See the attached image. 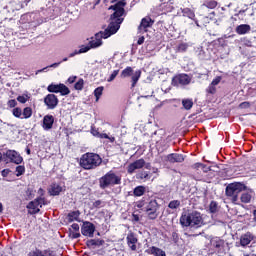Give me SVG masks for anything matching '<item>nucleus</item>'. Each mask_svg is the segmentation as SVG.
Instances as JSON below:
<instances>
[{
    "label": "nucleus",
    "mask_w": 256,
    "mask_h": 256,
    "mask_svg": "<svg viewBox=\"0 0 256 256\" xmlns=\"http://www.w3.org/2000/svg\"><path fill=\"white\" fill-rule=\"evenodd\" d=\"M101 163H103V159L95 153H85L80 158V166L86 170L97 169Z\"/></svg>",
    "instance_id": "f03ea898"
},
{
    "label": "nucleus",
    "mask_w": 256,
    "mask_h": 256,
    "mask_svg": "<svg viewBox=\"0 0 256 256\" xmlns=\"http://www.w3.org/2000/svg\"><path fill=\"white\" fill-rule=\"evenodd\" d=\"M79 215V211L70 212L67 216V220L69 221V223H73V221H79Z\"/></svg>",
    "instance_id": "cd10ccee"
},
{
    "label": "nucleus",
    "mask_w": 256,
    "mask_h": 256,
    "mask_svg": "<svg viewBox=\"0 0 256 256\" xmlns=\"http://www.w3.org/2000/svg\"><path fill=\"white\" fill-rule=\"evenodd\" d=\"M44 104L47 109L53 110L57 108L59 105V98L55 94H48L44 97Z\"/></svg>",
    "instance_id": "f8f14e48"
},
{
    "label": "nucleus",
    "mask_w": 256,
    "mask_h": 256,
    "mask_svg": "<svg viewBox=\"0 0 256 256\" xmlns=\"http://www.w3.org/2000/svg\"><path fill=\"white\" fill-rule=\"evenodd\" d=\"M251 31V26L249 24H241L236 27V33L238 35H247Z\"/></svg>",
    "instance_id": "4be33fe9"
},
{
    "label": "nucleus",
    "mask_w": 256,
    "mask_h": 256,
    "mask_svg": "<svg viewBox=\"0 0 256 256\" xmlns=\"http://www.w3.org/2000/svg\"><path fill=\"white\" fill-rule=\"evenodd\" d=\"M253 197L252 192H243L240 196L241 203H251V199Z\"/></svg>",
    "instance_id": "393cba45"
},
{
    "label": "nucleus",
    "mask_w": 256,
    "mask_h": 256,
    "mask_svg": "<svg viewBox=\"0 0 256 256\" xmlns=\"http://www.w3.org/2000/svg\"><path fill=\"white\" fill-rule=\"evenodd\" d=\"M119 75V70H114L109 78L107 79L108 83H111L112 81H115V77Z\"/></svg>",
    "instance_id": "49530a36"
},
{
    "label": "nucleus",
    "mask_w": 256,
    "mask_h": 256,
    "mask_svg": "<svg viewBox=\"0 0 256 256\" xmlns=\"http://www.w3.org/2000/svg\"><path fill=\"white\" fill-rule=\"evenodd\" d=\"M169 163H183L185 161V157L182 154L172 153L166 157Z\"/></svg>",
    "instance_id": "6ab92c4d"
},
{
    "label": "nucleus",
    "mask_w": 256,
    "mask_h": 256,
    "mask_svg": "<svg viewBox=\"0 0 256 256\" xmlns=\"http://www.w3.org/2000/svg\"><path fill=\"white\" fill-rule=\"evenodd\" d=\"M178 15H183V17H188L189 19H193L195 17V13L189 8L180 9Z\"/></svg>",
    "instance_id": "b1692460"
},
{
    "label": "nucleus",
    "mask_w": 256,
    "mask_h": 256,
    "mask_svg": "<svg viewBox=\"0 0 256 256\" xmlns=\"http://www.w3.org/2000/svg\"><path fill=\"white\" fill-rule=\"evenodd\" d=\"M47 201L43 197L36 198L27 205L28 213L30 215H37L41 211V207L46 205Z\"/></svg>",
    "instance_id": "0eeeda50"
},
{
    "label": "nucleus",
    "mask_w": 256,
    "mask_h": 256,
    "mask_svg": "<svg viewBox=\"0 0 256 256\" xmlns=\"http://www.w3.org/2000/svg\"><path fill=\"white\" fill-rule=\"evenodd\" d=\"M138 45H143V43H145V37H140L139 39H138Z\"/></svg>",
    "instance_id": "0e129e2a"
},
{
    "label": "nucleus",
    "mask_w": 256,
    "mask_h": 256,
    "mask_svg": "<svg viewBox=\"0 0 256 256\" xmlns=\"http://www.w3.org/2000/svg\"><path fill=\"white\" fill-rule=\"evenodd\" d=\"M9 173H11V170H9V169H4L1 171L2 177H7V175H9Z\"/></svg>",
    "instance_id": "13d9d810"
},
{
    "label": "nucleus",
    "mask_w": 256,
    "mask_h": 256,
    "mask_svg": "<svg viewBox=\"0 0 256 256\" xmlns=\"http://www.w3.org/2000/svg\"><path fill=\"white\" fill-rule=\"evenodd\" d=\"M75 55H81L79 50H75L74 52L69 54V57H75Z\"/></svg>",
    "instance_id": "e2e57ef3"
},
{
    "label": "nucleus",
    "mask_w": 256,
    "mask_h": 256,
    "mask_svg": "<svg viewBox=\"0 0 256 256\" xmlns=\"http://www.w3.org/2000/svg\"><path fill=\"white\" fill-rule=\"evenodd\" d=\"M104 205H105V202H103V201H101V200H96V201L93 203L92 207H93L94 209H101V207H103Z\"/></svg>",
    "instance_id": "a18cd8bd"
},
{
    "label": "nucleus",
    "mask_w": 256,
    "mask_h": 256,
    "mask_svg": "<svg viewBox=\"0 0 256 256\" xmlns=\"http://www.w3.org/2000/svg\"><path fill=\"white\" fill-rule=\"evenodd\" d=\"M33 116V109L31 107H25L22 111V119H31Z\"/></svg>",
    "instance_id": "bb28decb"
},
{
    "label": "nucleus",
    "mask_w": 256,
    "mask_h": 256,
    "mask_svg": "<svg viewBox=\"0 0 256 256\" xmlns=\"http://www.w3.org/2000/svg\"><path fill=\"white\" fill-rule=\"evenodd\" d=\"M25 173V166H17L16 167V177H21Z\"/></svg>",
    "instance_id": "37998d69"
},
{
    "label": "nucleus",
    "mask_w": 256,
    "mask_h": 256,
    "mask_svg": "<svg viewBox=\"0 0 256 256\" xmlns=\"http://www.w3.org/2000/svg\"><path fill=\"white\" fill-rule=\"evenodd\" d=\"M80 55L81 53H87L88 51H91V46L88 44V45H82L80 46V49L78 50Z\"/></svg>",
    "instance_id": "c03bdc74"
},
{
    "label": "nucleus",
    "mask_w": 256,
    "mask_h": 256,
    "mask_svg": "<svg viewBox=\"0 0 256 256\" xmlns=\"http://www.w3.org/2000/svg\"><path fill=\"white\" fill-rule=\"evenodd\" d=\"M53 123H55V117L53 115H46L43 118V130L44 131H49L50 129H53Z\"/></svg>",
    "instance_id": "dca6fc26"
},
{
    "label": "nucleus",
    "mask_w": 256,
    "mask_h": 256,
    "mask_svg": "<svg viewBox=\"0 0 256 256\" xmlns=\"http://www.w3.org/2000/svg\"><path fill=\"white\" fill-rule=\"evenodd\" d=\"M180 223L183 227H194L195 229L203 225V218L201 213L194 211L192 213L183 214L180 217Z\"/></svg>",
    "instance_id": "7ed1b4c3"
},
{
    "label": "nucleus",
    "mask_w": 256,
    "mask_h": 256,
    "mask_svg": "<svg viewBox=\"0 0 256 256\" xmlns=\"http://www.w3.org/2000/svg\"><path fill=\"white\" fill-rule=\"evenodd\" d=\"M75 55H81L79 50H75L74 52L69 54V57H75Z\"/></svg>",
    "instance_id": "680f3d73"
},
{
    "label": "nucleus",
    "mask_w": 256,
    "mask_h": 256,
    "mask_svg": "<svg viewBox=\"0 0 256 256\" xmlns=\"http://www.w3.org/2000/svg\"><path fill=\"white\" fill-rule=\"evenodd\" d=\"M121 27V20H118L117 23L111 21L108 28L104 31H100L95 34V37H92L88 45L90 49H97L103 45V39H109L111 35H115Z\"/></svg>",
    "instance_id": "f257e3e1"
},
{
    "label": "nucleus",
    "mask_w": 256,
    "mask_h": 256,
    "mask_svg": "<svg viewBox=\"0 0 256 256\" xmlns=\"http://www.w3.org/2000/svg\"><path fill=\"white\" fill-rule=\"evenodd\" d=\"M127 245L131 251H137V236L133 233H129L126 237Z\"/></svg>",
    "instance_id": "a211bd4d"
},
{
    "label": "nucleus",
    "mask_w": 256,
    "mask_h": 256,
    "mask_svg": "<svg viewBox=\"0 0 256 256\" xmlns=\"http://www.w3.org/2000/svg\"><path fill=\"white\" fill-rule=\"evenodd\" d=\"M112 3H116L109 7V9H113L114 13L111 15V21L113 23H117V21H121L123 23V15L125 14V0H112Z\"/></svg>",
    "instance_id": "20e7f679"
},
{
    "label": "nucleus",
    "mask_w": 256,
    "mask_h": 256,
    "mask_svg": "<svg viewBox=\"0 0 256 256\" xmlns=\"http://www.w3.org/2000/svg\"><path fill=\"white\" fill-rule=\"evenodd\" d=\"M189 45H187V43H180L178 46H177V51H179L180 53H183L185 51H187Z\"/></svg>",
    "instance_id": "a19ab883"
},
{
    "label": "nucleus",
    "mask_w": 256,
    "mask_h": 256,
    "mask_svg": "<svg viewBox=\"0 0 256 256\" xmlns=\"http://www.w3.org/2000/svg\"><path fill=\"white\" fill-rule=\"evenodd\" d=\"M240 109H249V107H251V103L249 102H242L240 105H239Z\"/></svg>",
    "instance_id": "864d4df0"
},
{
    "label": "nucleus",
    "mask_w": 256,
    "mask_h": 256,
    "mask_svg": "<svg viewBox=\"0 0 256 256\" xmlns=\"http://www.w3.org/2000/svg\"><path fill=\"white\" fill-rule=\"evenodd\" d=\"M91 134L94 136V137H98L99 138V135H101V133H99V130H97V128H91Z\"/></svg>",
    "instance_id": "5fc2aeb1"
},
{
    "label": "nucleus",
    "mask_w": 256,
    "mask_h": 256,
    "mask_svg": "<svg viewBox=\"0 0 256 256\" xmlns=\"http://www.w3.org/2000/svg\"><path fill=\"white\" fill-rule=\"evenodd\" d=\"M193 77L188 74H179L172 79V85L179 87V85H189Z\"/></svg>",
    "instance_id": "9b49d317"
},
{
    "label": "nucleus",
    "mask_w": 256,
    "mask_h": 256,
    "mask_svg": "<svg viewBox=\"0 0 256 256\" xmlns=\"http://www.w3.org/2000/svg\"><path fill=\"white\" fill-rule=\"evenodd\" d=\"M47 91L49 93H60V95L65 96L69 95L71 93V90H69V87H67L65 84H50L47 87Z\"/></svg>",
    "instance_id": "9d476101"
},
{
    "label": "nucleus",
    "mask_w": 256,
    "mask_h": 256,
    "mask_svg": "<svg viewBox=\"0 0 256 256\" xmlns=\"http://www.w3.org/2000/svg\"><path fill=\"white\" fill-rule=\"evenodd\" d=\"M132 221H134L135 223L139 222V215L132 214Z\"/></svg>",
    "instance_id": "052dcab7"
},
{
    "label": "nucleus",
    "mask_w": 256,
    "mask_h": 256,
    "mask_svg": "<svg viewBox=\"0 0 256 256\" xmlns=\"http://www.w3.org/2000/svg\"><path fill=\"white\" fill-rule=\"evenodd\" d=\"M221 79V76H217L215 79H213L208 88L206 89V92L210 95H215L217 93V85L221 83Z\"/></svg>",
    "instance_id": "f3484780"
},
{
    "label": "nucleus",
    "mask_w": 256,
    "mask_h": 256,
    "mask_svg": "<svg viewBox=\"0 0 256 256\" xmlns=\"http://www.w3.org/2000/svg\"><path fill=\"white\" fill-rule=\"evenodd\" d=\"M206 6H207L209 9H215V7H217V2H216V1L207 2Z\"/></svg>",
    "instance_id": "603ef678"
},
{
    "label": "nucleus",
    "mask_w": 256,
    "mask_h": 256,
    "mask_svg": "<svg viewBox=\"0 0 256 256\" xmlns=\"http://www.w3.org/2000/svg\"><path fill=\"white\" fill-rule=\"evenodd\" d=\"M70 237H72V239H79V237H81V233L70 229Z\"/></svg>",
    "instance_id": "de8ad7c7"
},
{
    "label": "nucleus",
    "mask_w": 256,
    "mask_h": 256,
    "mask_svg": "<svg viewBox=\"0 0 256 256\" xmlns=\"http://www.w3.org/2000/svg\"><path fill=\"white\" fill-rule=\"evenodd\" d=\"M62 191H65V188L58 183H52L48 188V193L53 197L60 195Z\"/></svg>",
    "instance_id": "2eb2a0df"
},
{
    "label": "nucleus",
    "mask_w": 256,
    "mask_h": 256,
    "mask_svg": "<svg viewBox=\"0 0 256 256\" xmlns=\"http://www.w3.org/2000/svg\"><path fill=\"white\" fill-rule=\"evenodd\" d=\"M12 115H14L16 119H23V110L20 107L13 108Z\"/></svg>",
    "instance_id": "473e14b6"
},
{
    "label": "nucleus",
    "mask_w": 256,
    "mask_h": 256,
    "mask_svg": "<svg viewBox=\"0 0 256 256\" xmlns=\"http://www.w3.org/2000/svg\"><path fill=\"white\" fill-rule=\"evenodd\" d=\"M141 77V70H137L134 74H132V87L137 85V81H139Z\"/></svg>",
    "instance_id": "72a5a7b5"
},
{
    "label": "nucleus",
    "mask_w": 256,
    "mask_h": 256,
    "mask_svg": "<svg viewBox=\"0 0 256 256\" xmlns=\"http://www.w3.org/2000/svg\"><path fill=\"white\" fill-rule=\"evenodd\" d=\"M210 211L211 213H215L217 211V202L210 203Z\"/></svg>",
    "instance_id": "3c124183"
},
{
    "label": "nucleus",
    "mask_w": 256,
    "mask_h": 256,
    "mask_svg": "<svg viewBox=\"0 0 256 256\" xmlns=\"http://www.w3.org/2000/svg\"><path fill=\"white\" fill-rule=\"evenodd\" d=\"M146 211H159L157 200H151L146 206Z\"/></svg>",
    "instance_id": "a878e982"
},
{
    "label": "nucleus",
    "mask_w": 256,
    "mask_h": 256,
    "mask_svg": "<svg viewBox=\"0 0 256 256\" xmlns=\"http://www.w3.org/2000/svg\"><path fill=\"white\" fill-rule=\"evenodd\" d=\"M81 233L84 237H93L95 233V225L91 222H84L81 227Z\"/></svg>",
    "instance_id": "4468645a"
},
{
    "label": "nucleus",
    "mask_w": 256,
    "mask_h": 256,
    "mask_svg": "<svg viewBox=\"0 0 256 256\" xmlns=\"http://www.w3.org/2000/svg\"><path fill=\"white\" fill-rule=\"evenodd\" d=\"M245 191V184L241 182L231 183L226 187V195L232 197V202L236 205L239 204V193Z\"/></svg>",
    "instance_id": "39448f33"
},
{
    "label": "nucleus",
    "mask_w": 256,
    "mask_h": 256,
    "mask_svg": "<svg viewBox=\"0 0 256 256\" xmlns=\"http://www.w3.org/2000/svg\"><path fill=\"white\" fill-rule=\"evenodd\" d=\"M182 105H183V108L186 109V111L193 109V99H189V98L183 99Z\"/></svg>",
    "instance_id": "7c9ffc66"
},
{
    "label": "nucleus",
    "mask_w": 256,
    "mask_h": 256,
    "mask_svg": "<svg viewBox=\"0 0 256 256\" xmlns=\"http://www.w3.org/2000/svg\"><path fill=\"white\" fill-rule=\"evenodd\" d=\"M7 105L8 107H10V109H15L17 107V100L15 99L9 100L7 102Z\"/></svg>",
    "instance_id": "09e8293b"
},
{
    "label": "nucleus",
    "mask_w": 256,
    "mask_h": 256,
    "mask_svg": "<svg viewBox=\"0 0 256 256\" xmlns=\"http://www.w3.org/2000/svg\"><path fill=\"white\" fill-rule=\"evenodd\" d=\"M4 161L7 163H15V165H21L23 163V157L15 150H7L4 153Z\"/></svg>",
    "instance_id": "6e6552de"
},
{
    "label": "nucleus",
    "mask_w": 256,
    "mask_h": 256,
    "mask_svg": "<svg viewBox=\"0 0 256 256\" xmlns=\"http://www.w3.org/2000/svg\"><path fill=\"white\" fill-rule=\"evenodd\" d=\"M143 167H145V169H151V164L149 163L146 164L143 158L138 159L128 165L127 173H129V175H133L135 171H137L138 169H143Z\"/></svg>",
    "instance_id": "1a4fd4ad"
},
{
    "label": "nucleus",
    "mask_w": 256,
    "mask_h": 256,
    "mask_svg": "<svg viewBox=\"0 0 256 256\" xmlns=\"http://www.w3.org/2000/svg\"><path fill=\"white\" fill-rule=\"evenodd\" d=\"M89 245L95 246V245H97V241H95V240H90V241H89Z\"/></svg>",
    "instance_id": "338daca9"
},
{
    "label": "nucleus",
    "mask_w": 256,
    "mask_h": 256,
    "mask_svg": "<svg viewBox=\"0 0 256 256\" xmlns=\"http://www.w3.org/2000/svg\"><path fill=\"white\" fill-rule=\"evenodd\" d=\"M252 241H253V234H251V232H248L241 236L240 245L242 247H247V245H249V243H251Z\"/></svg>",
    "instance_id": "412c9836"
},
{
    "label": "nucleus",
    "mask_w": 256,
    "mask_h": 256,
    "mask_svg": "<svg viewBox=\"0 0 256 256\" xmlns=\"http://www.w3.org/2000/svg\"><path fill=\"white\" fill-rule=\"evenodd\" d=\"M121 183V177L117 176L113 172H108L106 175L100 178L101 189H107L113 185H119Z\"/></svg>",
    "instance_id": "423d86ee"
},
{
    "label": "nucleus",
    "mask_w": 256,
    "mask_h": 256,
    "mask_svg": "<svg viewBox=\"0 0 256 256\" xmlns=\"http://www.w3.org/2000/svg\"><path fill=\"white\" fill-rule=\"evenodd\" d=\"M77 80V76H70L67 79V83H69L70 85H72V83H74Z\"/></svg>",
    "instance_id": "4d7b16f0"
},
{
    "label": "nucleus",
    "mask_w": 256,
    "mask_h": 256,
    "mask_svg": "<svg viewBox=\"0 0 256 256\" xmlns=\"http://www.w3.org/2000/svg\"><path fill=\"white\" fill-rule=\"evenodd\" d=\"M99 139H108L110 143H115V137L113 136H108L106 133H100Z\"/></svg>",
    "instance_id": "ea45409f"
},
{
    "label": "nucleus",
    "mask_w": 256,
    "mask_h": 256,
    "mask_svg": "<svg viewBox=\"0 0 256 256\" xmlns=\"http://www.w3.org/2000/svg\"><path fill=\"white\" fill-rule=\"evenodd\" d=\"M29 99H31V96L27 92H25L24 94L17 97V101L22 104L27 103V101H29Z\"/></svg>",
    "instance_id": "2f4dec72"
},
{
    "label": "nucleus",
    "mask_w": 256,
    "mask_h": 256,
    "mask_svg": "<svg viewBox=\"0 0 256 256\" xmlns=\"http://www.w3.org/2000/svg\"><path fill=\"white\" fill-rule=\"evenodd\" d=\"M212 245H213V247H216V249H219V248L223 247L224 242H223V240H221L219 238H215L214 240H212Z\"/></svg>",
    "instance_id": "4c0bfd02"
},
{
    "label": "nucleus",
    "mask_w": 256,
    "mask_h": 256,
    "mask_svg": "<svg viewBox=\"0 0 256 256\" xmlns=\"http://www.w3.org/2000/svg\"><path fill=\"white\" fill-rule=\"evenodd\" d=\"M148 253L150 255H155V256H167V254L165 253V251H163V249L157 248L155 246L150 247L148 249Z\"/></svg>",
    "instance_id": "5701e85b"
},
{
    "label": "nucleus",
    "mask_w": 256,
    "mask_h": 256,
    "mask_svg": "<svg viewBox=\"0 0 256 256\" xmlns=\"http://www.w3.org/2000/svg\"><path fill=\"white\" fill-rule=\"evenodd\" d=\"M103 89H104L103 86H100V87H98L94 90V95L96 97V102H98L99 99H101V95H103Z\"/></svg>",
    "instance_id": "e433bc0d"
},
{
    "label": "nucleus",
    "mask_w": 256,
    "mask_h": 256,
    "mask_svg": "<svg viewBox=\"0 0 256 256\" xmlns=\"http://www.w3.org/2000/svg\"><path fill=\"white\" fill-rule=\"evenodd\" d=\"M59 65H61V62H58V63H53L51 64L50 66L48 67H45L43 69H40L36 72V75H38V73H43V71H47V69H49V67H52L53 69H57V67H59Z\"/></svg>",
    "instance_id": "58836bf2"
},
{
    "label": "nucleus",
    "mask_w": 256,
    "mask_h": 256,
    "mask_svg": "<svg viewBox=\"0 0 256 256\" xmlns=\"http://www.w3.org/2000/svg\"><path fill=\"white\" fill-rule=\"evenodd\" d=\"M71 231H79V224H77V223L72 224Z\"/></svg>",
    "instance_id": "bf43d9fd"
},
{
    "label": "nucleus",
    "mask_w": 256,
    "mask_h": 256,
    "mask_svg": "<svg viewBox=\"0 0 256 256\" xmlns=\"http://www.w3.org/2000/svg\"><path fill=\"white\" fill-rule=\"evenodd\" d=\"M165 7V11H167L168 13H171V11H173L174 7H173V3L168 2L166 5H164Z\"/></svg>",
    "instance_id": "8fccbe9b"
},
{
    "label": "nucleus",
    "mask_w": 256,
    "mask_h": 256,
    "mask_svg": "<svg viewBox=\"0 0 256 256\" xmlns=\"http://www.w3.org/2000/svg\"><path fill=\"white\" fill-rule=\"evenodd\" d=\"M136 179H138V181L146 183V181H149L151 179V172L141 170L136 174Z\"/></svg>",
    "instance_id": "aec40b11"
},
{
    "label": "nucleus",
    "mask_w": 256,
    "mask_h": 256,
    "mask_svg": "<svg viewBox=\"0 0 256 256\" xmlns=\"http://www.w3.org/2000/svg\"><path fill=\"white\" fill-rule=\"evenodd\" d=\"M153 19L151 17L146 16L141 20L140 25L138 26V33H147L148 29H151L153 27Z\"/></svg>",
    "instance_id": "ddd939ff"
},
{
    "label": "nucleus",
    "mask_w": 256,
    "mask_h": 256,
    "mask_svg": "<svg viewBox=\"0 0 256 256\" xmlns=\"http://www.w3.org/2000/svg\"><path fill=\"white\" fill-rule=\"evenodd\" d=\"M131 75H133V68L128 66L121 72L120 77L126 79V77H131Z\"/></svg>",
    "instance_id": "c756f323"
},
{
    "label": "nucleus",
    "mask_w": 256,
    "mask_h": 256,
    "mask_svg": "<svg viewBox=\"0 0 256 256\" xmlns=\"http://www.w3.org/2000/svg\"><path fill=\"white\" fill-rule=\"evenodd\" d=\"M253 215H254V221L256 222V210H254Z\"/></svg>",
    "instance_id": "774afa93"
},
{
    "label": "nucleus",
    "mask_w": 256,
    "mask_h": 256,
    "mask_svg": "<svg viewBox=\"0 0 256 256\" xmlns=\"http://www.w3.org/2000/svg\"><path fill=\"white\" fill-rule=\"evenodd\" d=\"M169 209H179L181 207V201L179 200H172L168 204Z\"/></svg>",
    "instance_id": "c9c22d12"
},
{
    "label": "nucleus",
    "mask_w": 256,
    "mask_h": 256,
    "mask_svg": "<svg viewBox=\"0 0 256 256\" xmlns=\"http://www.w3.org/2000/svg\"><path fill=\"white\" fill-rule=\"evenodd\" d=\"M38 195H40L41 197H43V195H45V190H43V188H39V190H38Z\"/></svg>",
    "instance_id": "69168bd1"
},
{
    "label": "nucleus",
    "mask_w": 256,
    "mask_h": 256,
    "mask_svg": "<svg viewBox=\"0 0 256 256\" xmlns=\"http://www.w3.org/2000/svg\"><path fill=\"white\" fill-rule=\"evenodd\" d=\"M29 256H44L43 253L39 250L32 251L29 253Z\"/></svg>",
    "instance_id": "6e6d98bb"
},
{
    "label": "nucleus",
    "mask_w": 256,
    "mask_h": 256,
    "mask_svg": "<svg viewBox=\"0 0 256 256\" xmlns=\"http://www.w3.org/2000/svg\"><path fill=\"white\" fill-rule=\"evenodd\" d=\"M83 85H84V81L83 79H79L75 85H74V89H76V91H81L83 89Z\"/></svg>",
    "instance_id": "79ce46f5"
},
{
    "label": "nucleus",
    "mask_w": 256,
    "mask_h": 256,
    "mask_svg": "<svg viewBox=\"0 0 256 256\" xmlns=\"http://www.w3.org/2000/svg\"><path fill=\"white\" fill-rule=\"evenodd\" d=\"M145 191H147L145 186H137L134 189V195L135 197H143V195H145Z\"/></svg>",
    "instance_id": "c85d7f7f"
},
{
    "label": "nucleus",
    "mask_w": 256,
    "mask_h": 256,
    "mask_svg": "<svg viewBox=\"0 0 256 256\" xmlns=\"http://www.w3.org/2000/svg\"><path fill=\"white\" fill-rule=\"evenodd\" d=\"M146 215L150 219H157L159 217V212L157 210H146Z\"/></svg>",
    "instance_id": "f704fd0d"
}]
</instances>
